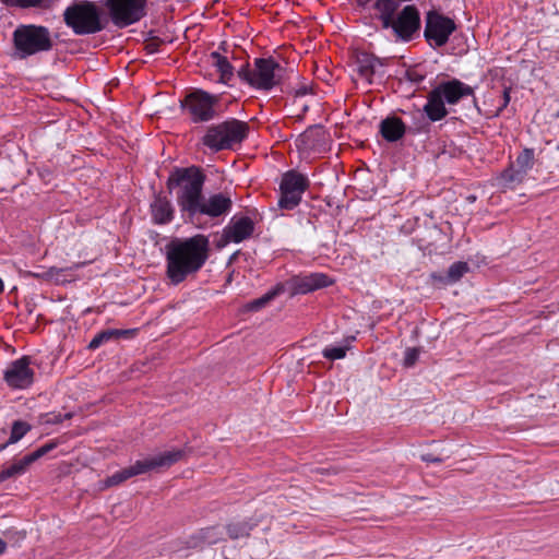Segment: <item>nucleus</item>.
<instances>
[{"mask_svg": "<svg viewBox=\"0 0 559 559\" xmlns=\"http://www.w3.org/2000/svg\"><path fill=\"white\" fill-rule=\"evenodd\" d=\"M209 257V240L203 235L174 240L167 246V276L175 285L195 274Z\"/></svg>", "mask_w": 559, "mask_h": 559, "instance_id": "nucleus-1", "label": "nucleus"}, {"mask_svg": "<svg viewBox=\"0 0 559 559\" xmlns=\"http://www.w3.org/2000/svg\"><path fill=\"white\" fill-rule=\"evenodd\" d=\"M205 176L198 167L181 168L174 171L168 180L169 190L177 188V203L181 211L195 215L203 200L202 190Z\"/></svg>", "mask_w": 559, "mask_h": 559, "instance_id": "nucleus-2", "label": "nucleus"}, {"mask_svg": "<svg viewBox=\"0 0 559 559\" xmlns=\"http://www.w3.org/2000/svg\"><path fill=\"white\" fill-rule=\"evenodd\" d=\"M63 21L75 35L96 34L104 28L100 9L88 0H74L64 10Z\"/></svg>", "mask_w": 559, "mask_h": 559, "instance_id": "nucleus-3", "label": "nucleus"}, {"mask_svg": "<svg viewBox=\"0 0 559 559\" xmlns=\"http://www.w3.org/2000/svg\"><path fill=\"white\" fill-rule=\"evenodd\" d=\"M247 122L231 119L207 128L201 142L212 152L229 150L241 143L248 135Z\"/></svg>", "mask_w": 559, "mask_h": 559, "instance_id": "nucleus-4", "label": "nucleus"}, {"mask_svg": "<svg viewBox=\"0 0 559 559\" xmlns=\"http://www.w3.org/2000/svg\"><path fill=\"white\" fill-rule=\"evenodd\" d=\"M282 71V67L273 59H255L252 69L243 67L238 75L250 86L269 91L281 82Z\"/></svg>", "mask_w": 559, "mask_h": 559, "instance_id": "nucleus-5", "label": "nucleus"}, {"mask_svg": "<svg viewBox=\"0 0 559 559\" xmlns=\"http://www.w3.org/2000/svg\"><path fill=\"white\" fill-rule=\"evenodd\" d=\"M15 49L21 58L47 51L52 47L50 33L46 27L26 25L15 29L13 35Z\"/></svg>", "mask_w": 559, "mask_h": 559, "instance_id": "nucleus-6", "label": "nucleus"}, {"mask_svg": "<svg viewBox=\"0 0 559 559\" xmlns=\"http://www.w3.org/2000/svg\"><path fill=\"white\" fill-rule=\"evenodd\" d=\"M115 25L126 27L144 15L145 0H106Z\"/></svg>", "mask_w": 559, "mask_h": 559, "instance_id": "nucleus-7", "label": "nucleus"}, {"mask_svg": "<svg viewBox=\"0 0 559 559\" xmlns=\"http://www.w3.org/2000/svg\"><path fill=\"white\" fill-rule=\"evenodd\" d=\"M454 21L437 11H429L426 15L425 38L430 46H444L450 35L455 31Z\"/></svg>", "mask_w": 559, "mask_h": 559, "instance_id": "nucleus-8", "label": "nucleus"}, {"mask_svg": "<svg viewBox=\"0 0 559 559\" xmlns=\"http://www.w3.org/2000/svg\"><path fill=\"white\" fill-rule=\"evenodd\" d=\"M219 97L204 91L197 90L190 93L186 99V107L194 122H203L213 119L216 115L215 106Z\"/></svg>", "mask_w": 559, "mask_h": 559, "instance_id": "nucleus-9", "label": "nucleus"}, {"mask_svg": "<svg viewBox=\"0 0 559 559\" xmlns=\"http://www.w3.org/2000/svg\"><path fill=\"white\" fill-rule=\"evenodd\" d=\"M534 159V151L532 148H524L515 158V162L499 175V185L503 188H511L514 185L521 183L527 171L533 167Z\"/></svg>", "mask_w": 559, "mask_h": 559, "instance_id": "nucleus-10", "label": "nucleus"}, {"mask_svg": "<svg viewBox=\"0 0 559 559\" xmlns=\"http://www.w3.org/2000/svg\"><path fill=\"white\" fill-rule=\"evenodd\" d=\"M183 457L181 450L166 451L158 454L146 456L142 460H138L133 463L136 476L146 474L150 472L159 473L164 469L169 468L175 463L179 462Z\"/></svg>", "mask_w": 559, "mask_h": 559, "instance_id": "nucleus-11", "label": "nucleus"}, {"mask_svg": "<svg viewBox=\"0 0 559 559\" xmlns=\"http://www.w3.org/2000/svg\"><path fill=\"white\" fill-rule=\"evenodd\" d=\"M31 360L24 356L12 361L4 371V380L12 389H26L34 381V370L31 368Z\"/></svg>", "mask_w": 559, "mask_h": 559, "instance_id": "nucleus-12", "label": "nucleus"}, {"mask_svg": "<svg viewBox=\"0 0 559 559\" xmlns=\"http://www.w3.org/2000/svg\"><path fill=\"white\" fill-rule=\"evenodd\" d=\"M393 28L397 37L409 40L414 33L420 27L419 12L415 5H406L394 19Z\"/></svg>", "mask_w": 559, "mask_h": 559, "instance_id": "nucleus-13", "label": "nucleus"}, {"mask_svg": "<svg viewBox=\"0 0 559 559\" xmlns=\"http://www.w3.org/2000/svg\"><path fill=\"white\" fill-rule=\"evenodd\" d=\"M53 448H55L53 443L45 444V445L38 448L36 451L25 455L21 460L15 461L9 467L3 468L2 471H0V483L7 480L9 478H13V477L24 474L34 462H36L38 459L44 456L46 453H48Z\"/></svg>", "mask_w": 559, "mask_h": 559, "instance_id": "nucleus-14", "label": "nucleus"}, {"mask_svg": "<svg viewBox=\"0 0 559 559\" xmlns=\"http://www.w3.org/2000/svg\"><path fill=\"white\" fill-rule=\"evenodd\" d=\"M436 90L448 105H455L460 99L474 94V90L471 86L456 79L440 83Z\"/></svg>", "mask_w": 559, "mask_h": 559, "instance_id": "nucleus-15", "label": "nucleus"}, {"mask_svg": "<svg viewBox=\"0 0 559 559\" xmlns=\"http://www.w3.org/2000/svg\"><path fill=\"white\" fill-rule=\"evenodd\" d=\"M254 230L253 222L249 217H241L233 221L223 231L222 240L224 243L241 242L249 238Z\"/></svg>", "mask_w": 559, "mask_h": 559, "instance_id": "nucleus-16", "label": "nucleus"}, {"mask_svg": "<svg viewBox=\"0 0 559 559\" xmlns=\"http://www.w3.org/2000/svg\"><path fill=\"white\" fill-rule=\"evenodd\" d=\"M332 281L323 273H312L309 275L297 276L293 280V290L295 294H307L319 288L326 287Z\"/></svg>", "mask_w": 559, "mask_h": 559, "instance_id": "nucleus-17", "label": "nucleus"}, {"mask_svg": "<svg viewBox=\"0 0 559 559\" xmlns=\"http://www.w3.org/2000/svg\"><path fill=\"white\" fill-rule=\"evenodd\" d=\"M230 206L231 200L223 193H217L211 195L207 200H202L198 213L217 217L227 213Z\"/></svg>", "mask_w": 559, "mask_h": 559, "instance_id": "nucleus-18", "label": "nucleus"}, {"mask_svg": "<svg viewBox=\"0 0 559 559\" xmlns=\"http://www.w3.org/2000/svg\"><path fill=\"white\" fill-rule=\"evenodd\" d=\"M382 63L379 59L367 52L356 55V71L358 79L371 84L372 76L377 73Z\"/></svg>", "mask_w": 559, "mask_h": 559, "instance_id": "nucleus-19", "label": "nucleus"}, {"mask_svg": "<svg viewBox=\"0 0 559 559\" xmlns=\"http://www.w3.org/2000/svg\"><path fill=\"white\" fill-rule=\"evenodd\" d=\"M444 104L445 102L435 87L428 94L427 103L424 106V111L431 121H439L448 115V110Z\"/></svg>", "mask_w": 559, "mask_h": 559, "instance_id": "nucleus-20", "label": "nucleus"}, {"mask_svg": "<svg viewBox=\"0 0 559 559\" xmlns=\"http://www.w3.org/2000/svg\"><path fill=\"white\" fill-rule=\"evenodd\" d=\"M153 219L157 224H165L173 218V206L166 197L157 195L151 204Z\"/></svg>", "mask_w": 559, "mask_h": 559, "instance_id": "nucleus-21", "label": "nucleus"}, {"mask_svg": "<svg viewBox=\"0 0 559 559\" xmlns=\"http://www.w3.org/2000/svg\"><path fill=\"white\" fill-rule=\"evenodd\" d=\"M400 5L397 0H377L374 9L377 16L381 21L384 28H389L394 21V15Z\"/></svg>", "mask_w": 559, "mask_h": 559, "instance_id": "nucleus-22", "label": "nucleus"}, {"mask_svg": "<svg viewBox=\"0 0 559 559\" xmlns=\"http://www.w3.org/2000/svg\"><path fill=\"white\" fill-rule=\"evenodd\" d=\"M380 132L386 141L394 142L404 135L405 126L400 118H386L380 124Z\"/></svg>", "mask_w": 559, "mask_h": 559, "instance_id": "nucleus-23", "label": "nucleus"}, {"mask_svg": "<svg viewBox=\"0 0 559 559\" xmlns=\"http://www.w3.org/2000/svg\"><path fill=\"white\" fill-rule=\"evenodd\" d=\"M308 188V179L296 171H288L283 176L281 189L290 190L294 193L301 195Z\"/></svg>", "mask_w": 559, "mask_h": 559, "instance_id": "nucleus-24", "label": "nucleus"}, {"mask_svg": "<svg viewBox=\"0 0 559 559\" xmlns=\"http://www.w3.org/2000/svg\"><path fill=\"white\" fill-rule=\"evenodd\" d=\"M211 60L219 73V81L224 84L228 83L234 75V69L227 58L218 52H212Z\"/></svg>", "mask_w": 559, "mask_h": 559, "instance_id": "nucleus-25", "label": "nucleus"}, {"mask_svg": "<svg viewBox=\"0 0 559 559\" xmlns=\"http://www.w3.org/2000/svg\"><path fill=\"white\" fill-rule=\"evenodd\" d=\"M133 476H136V473H135L134 466L132 464L126 468L118 471L117 473L112 474L110 477L106 478L104 480V487L108 488V487L117 486Z\"/></svg>", "mask_w": 559, "mask_h": 559, "instance_id": "nucleus-26", "label": "nucleus"}, {"mask_svg": "<svg viewBox=\"0 0 559 559\" xmlns=\"http://www.w3.org/2000/svg\"><path fill=\"white\" fill-rule=\"evenodd\" d=\"M469 271V266L466 262H455L453 263L447 273V281L452 284L459 282L467 272Z\"/></svg>", "mask_w": 559, "mask_h": 559, "instance_id": "nucleus-27", "label": "nucleus"}, {"mask_svg": "<svg viewBox=\"0 0 559 559\" xmlns=\"http://www.w3.org/2000/svg\"><path fill=\"white\" fill-rule=\"evenodd\" d=\"M301 200V195L292 192L290 190L281 189V198L278 205L281 209L293 210Z\"/></svg>", "mask_w": 559, "mask_h": 559, "instance_id": "nucleus-28", "label": "nucleus"}, {"mask_svg": "<svg viewBox=\"0 0 559 559\" xmlns=\"http://www.w3.org/2000/svg\"><path fill=\"white\" fill-rule=\"evenodd\" d=\"M128 331H120V330H107L98 333L94 336V338L90 342L88 348L90 349H96L98 348L103 343L109 341L110 338L115 336H119L122 334H127Z\"/></svg>", "mask_w": 559, "mask_h": 559, "instance_id": "nucleus-29", "label": "nucleus"}, {"mask_svg": "<svg viewBox=\"0 0 559 559\" xmlns=\"http://www.w3.org/2000/svg\"><path fill=\"white\" fill-rule=\"evenodd\" d=\"M29 430H31V426L27 423L22 421V420L14 421L13 425H12L10 438H9V440H8V442L5 444L8 445V444L16 443Z\"/></svg>", "mask_w": 559, "mask_h": 559, "instance_id": "nucleus-30", "label": "nucleus"}, {"mask_svg": "<svg viewBox=\"0 0 559 559\" xmlns=\"http://www.w3.org/2000/svg\"><path fill=\"white\" fill-rule=\"evenodd\" d=\"M10 4L19 5L22 8L38 7L49 8L55 0H5Z\"/></svg>", "mask_w": 559, "mask_h": 559, "instance_id": "nucleus-31", "label": "nucleus"}, {"mask_svg": "<svg viewBox=\"0 0 559 559\" xmlns=\"http://www.w3.org/2000/svg\"><path fill=\"white\" fill-rule=\"evenodd\" d=\"M250 527L246 523H231L227 526L230 538H239L249 535Z\"/></svg>", "mask_w": 559, "mask_h": 559, "instance_id": "nucleus-32", "label": "nucleus"}, {"mask_svg": "<svg viewBox=\"0 0 559 559\" xmlns=\"http://www.w3.org/2000/svg\"><path fill=\"white\" fill-rule=\"evenodd\" d=\"M347 347H331L323 350V356L328 359H342L346 355Z\"/></svg>", "mask_w": 559, "mask_h": 559, "instance_id": "nucleus-33", "label": "nucleus"}, {"mask_svg": "<svg viewBox=\"0 0 559 559\" xmlns=\"http://www.w3.org/2000/svg\"><path fill=\"white\" fill-rule=\"evenodd\" d=\"M275 295H276V292H272V293L265 294L261 298L255 299L254 301H252L249 305V309L250 310H258V309L264 307L271 299L274 298Z\"/></svg>", "mask_w": 559, "mask_h": 559, "instance_id": "nucleus-34", "label": "nucleus"}, {"mask_svg": "<svg viewBox=\"0 0 559 559\" xmlns=\"http://www.w3.org/2000/svg\"><path fill=\"white\" fill-rule=\"evenodd\" d=\"M419 357V350L417 348H407L404 356V365L406 367L413 366Z\"/></svg>", "mask_w": 559, "mask_h": 559, "instance_id": "nucleus-35", "label": "nucleus"}, {"mask_svg": "<svg viewBox=\"0 0 559 559\" xmlns=\"http://www.w3.org/2000/svg\"><path fill=\"white\" fill-rule=\"evenodd\" d=\"M70 418H72V413H67L63 416H61V415H53V417L49 418L47 421L51 423V424H59L63 419H70Z\"/></svg>", "mask_w": 559, "mask_h": 559, "instance_id": "nucleus-36", "label": "nucleus"}, {"mask_svg": "<svg viewBox=\"0 0 559 559\" xmlns=\"http://www.w3.org/2000/svg\"><path fill=\"white\" fill-rule=\"evenodd\" d=\"M60 272H61V270H60V269H57V267H50V269L47 271V273L45 274V276H46L47 278H50V280H52V278H57V275H58Z\"/></svg>", "mask_w": 559, "mask_h": 559, "instance_id": "nucleus-37", "label": "nucleus"}, {"mask_svg": "<svg viewBox=\"0 0 559 559\" xmlns=\"http://www.w3.org/2000/svg\"><path fill=\"white\" fill-rule=\"evenodd\" d=\"M431 278H432V281H435V282H439V283H442V284H450V283L447 281V275H445V276H442V275H440V274L432 273V274H431Z\"/></svg>", "mask_w": 559, "mask_h": 559, "instance_id": "nucleus-38", "label": "nucleus"}, {"mask_svg": "<svg viewBox=\"0 0 559 559\" xmlns=\"http://www.w3.org/2000/svg\"><path fill=\"white\" fill-rule=\"evenodd\" d=\"M509 102H510V88H506L503 92V107H507Z\"/></svg>", "mask_w": 559, "mask_h": 559, "instance_id": "nucleus-39", "label": "nucleus"}, {"mask_svg": "<svg viewBox=\"0 0 559 559\" xmlns=\"http://www.w3.org/2000/svg\"><path fill=\"white\" fill-rule=\"evenodd\" d=\"M5 548H7L5 542L0 538V555L4 552Z\"/></svg>", "mask_w": 559, "mask_h": 559, "instance_id": "nucleus-40", "label": "nucleus"}, {"mask_svg": "<svg viewBox=\"0 0 559 559\" xmlns=\"http://www.w3.org/2000/svg\"><path fill=\"white\" fill-rule=\"evenodd\" d=\"M3 289H4V285H3L2 280L0 278V294L3 292Z\"/></svg>", "mask_w": 559, "mask_h": 559, "instance_id": "nucleus-41", "label": "nucleus"}, {"mask_svg": "<svg viewBox=\"0 0 559 559\" xmlns=\"http://www.w3.org/2000/svg\"><path fill=\"white\" fill-rule=\"evenodd\" d=\"M5 447H7V444L0 445V451H2Z\"/></svg>", "mask_w": 559, "mask_h": 559, "instance_id": "nucleus-42", "label": "nucleus"}, {"mask_svg": "<svg viewBox=\"0 0 559 559\" xmlns=\"http://www.w3.org/2000/svg\"><path fill=\"white\" fill-rule=\"evenodd\" d=\"M367 1H368V0H360V2H361V3H365V2H367Z\"/></svg>", "mask_w": 559, "mask_h": 559, "instance_id": "nucleus-43", "label": "nucleus"}, {"mask_svg": "<svg viewBox=\"0 0 559 559\" xmlns=\"http://www.w3.org/2000/svg\"><path fill=\"white\" fill-rule=\"evenodd\" d=\"M556 116L559 117V112Z\"/></svg>", "mask_w": 559, "mask_h": 559, "instance_id": "nucleus-44", "label": "nucleus"}]
</instances>
